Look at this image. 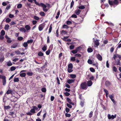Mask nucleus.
<instances>
[{
	"instance_id": "nucleus-18",
	"label": "nucleus",
	"mask_w": 121,
	"mask_h": 121,
	"mask_svg": "<svg viewBox=\"0 0 121 121\" xmlns=\"http://www.w3.org/2000/svg\"><path fill=\"white\" fill-rule=\"evenodd\" d=\"M9 27V26L8 24L6 25L4 27V29L6 30H8Z\"/></svg>"
},
{
	"instance_id": "nucleus-51",
	"label": "nucleus",
	"mask_w": 121,
	"mask_h": 121,
	"mask_svg": "<svg viewBox=\"0 0 121 121\" xmlns=\"http://www.w3.org/2000/svg\"><path fill=\"white\" fill-rule=\"evenodd\" d=\"M81 56V55L79 54H77L75 55V57H80Z\"/></svg>"
},
{
	"instance_id": "nucleus-38",
	"label": "nucleus",
	"mask_w": 121,
	"mask_h": 121,
	"mask_svg": "<svg viewBox=\"0 0 121 121\" xmlns=\"http://www.w3.org/2000/svg\"><path fill=\"white\" fill-rule=\"evenodd\" d=\"M78 52V50L77 49L73 50L72 51V52L73 54H75L76 53Z\"/></svg>"
},
{
	"instance_id": "nucleus-41",
	"label": "nucleus",
	"mask_w": 121,
	"mask_h": 121,
	"mask_svg": "<svg viewBox=\"0 0 121 121\" xmlns=\"http://www.w3.org/2000/svg\"><path fill=\"white\" fill-rule=\"evenodd\" d=\"M60 14V11H59L57 13V15L56 16V19L58 18L59 17Z\"/></svg>"
},
{
	"instance_id": "nucleus-19",
	"label": "nucleus",
	"mask_w": 121,
	"mask_h": 121,
	"mask_svg": "<svg viewBox=\"0 0 121 121\" xmlns=\"http://www.w3.org/2000/svg\"><path fill=\"white\" fill-rule=\"evenodd\" d=\"M19 81L18 78L15 77L14 78V82H18Z\"/></svg>"
},
{
	"instance_id": "nucleus-32",
	"label": "nucleus",
	"mask_w": 121,
	"mask_h": 121,
	"mask_svg": "<svg viewBox=\"0 0 121 121\" xmlns=\"http://www.w3.org/2000/svg\"><path fill=\"white\" fill-rule=\"evenodd\" d=\"M112 69L113 71L115 72H117V68L115 66H114L113 67Z\"/></svg>"
},
{
	"instance_id": "nucleus-40",
	"label": "nucleus",
	"mask_w": 121,
	"mask_h": 121,
	"mask_svg": "<svg viewBox=\"0 0 121 121\" xmlns=\"http://www.w3.org/2000/svg\"><path fill=\"white\" fill-rule=\"evenodd\" d=\"M11 21V20L9 18H7L5 20L6 22L7 23Z\"/></svg>"
},
{
	"instance_id": "nucleus-5",
	"label": "nucleus",
	"mask_w": 121,
	"mask_h": 121,
	"mask_svg": "<svg viewBox=\"0 0 121 121\" xmlns=\"http://www.w3.org/2000/svg\"><path fill=\"white\" fill-rule=\"evenodd\" d=\"M6 77L5 76L2 79L3 85V86H5L6 84Z\"/></svg>"
},
{
	"instance_id": "nucleus-46",
	"label": "nucleus",
	"mask_w": 121,
	"mask_h": 121,
	"mask_svg": "<svg viewBox=\"0 0 121 121\" xmlns=\"http://www.w3.org/2000/svg\"><path fill=\"white\" fill-rule=\"evenodd\" d=\"M118 61L117 62V65H121V63L120 62V61L119 60H118Z\"/></svg>"
},
{
	"instance_id": "nucleus-1",
	"label": "nucleus",
	"mask_w": 121,
	"mask_h": 121,
	"mask_svg": "<svg viewBox=\"0 0 121 121\" xmlns=\"http://www.w3.org/2000/svg\"><path fill=\"white\" fill-rule=\"evenodd\" d=\"M39 6H41L43 7V11L45 12H46L48 10V9H46L47 6L45 4L43 3H40Z\"/></svg>"
},
{
	"instance_id": "nucleus-56",
	"label": "nucleus",
	"mask_w": 121,
	"mask_h": 121,
	"mask_svg": "<svg viewBox=\"0 0 121 121\" xmlns=\"http://www.w3.org/2000/svg\"><path fill=\"white\" fill-rule=\"evenodd\" d=\"M11 7V6L10 4H9L8 5L6 8V9L7 10H8L10 9Z\"/></svg>"
},
{
	"instance_id": "nucleus-58",
	"label": "nucleus",
	"mask_w": 121,
	"mask_h": 121,
	"mask_svg": "<svg viewBox=\"0 0 121 121\" xmlns=\"http://www.w3.org/2000/svg\"><path fill=\"white\" fill-rule=\"evenodd\" d=\"M87 62L88 63L90 64H91L92 63V61L90 60H88Z\"/></svg>"
},
{
	"instance_id": "nucleus-53",
	"label": "nucleus",
	"mask_w": 121,
	"mask_h": 121,
	"mask_svg": "<svg viewBox=\"0 0 121 121\" xmlns=\"http://www.w3.org/2000/svg\"><path fill=\"white\" fill-rule=\"evenodd\" d=\"M52 27L51 25H50L49 27V33H50L51 31L52 30Z\"/></svg>"
},
{
	"instance_id": "nucleus-54",
	"label": "nucleus",
	"mask_w": 121,
	"mask_h": 121,
	"mask_svg": "<svg viewBox=\"0 0 121 121\" xmlns=\"http://www.w3.org/2000/svg\"><path fill=\"white\" fill-rule=\"evenodd\" d=\"M50 50L49 49L46 52V54L48 55L50 53Z\"/></svg>"
},
{
	"instance_id": "nucleus-36",
	"label": "nucleus",
	"mask_w": 121,
	"mask_h": 121,
	"mask_svg": "<svg viewBox=\"0 0 121 121\" xmlns=\"http://www.w3.org/2000/svg\"><path fill=\"white\" fill-rule=\"evenodd\" d=\"M36 20H38L39 19V18L37 16H35L33 17Z\"/></svg>"
},
{
	"instance_id": "nucleus-55",
	"label": "nucleus",
	"mask_w": 121,
	"mask_h": 121,
	"mask_svg": "<svg viewBox=\"0 0 121 121\" xmlns=\"http://www.w3.org/2000/svg\"><path fill=\"white\" fill-rule=\"evenodd\" d=\"M72 22L70 21H67L66 22V24L67 25H69L70 24H71Z\"/></svg>"
},
{
	"instance_id": "nucleus-61",
	"label": "nucleus",
	"mask_w": 121,
	"mask_h": 121,
	"mask_svg": "<svg viewBox=\"0 0 121 121\" xmlns=\"http://www.w3.org/2000/svg\"><path fill=\"white\" fill-rule=\"evenodd\" d=\"M16 25L15 23L14 22H11L10 23V25L11 26H12V25Z\"/></svg>"
},
{
	"instance_id": "nucleus-48",
	"label": "nucleus",
	"mask_w": 121,
	"mask_h": 121,
	"mask_svg": "<svg viewBox=\"0 0 121 121\" xmlns=\"http://www.w3.org/2000/svg\"><path fill=\"white\" fill-rule=\"evenodd\" d=\"M22 5L21 4H18L17 8H20L22 7Z\"/></svg>"
},
{
	"instance_id": "nucleus-63",
	"label": "nucleus",
	"mask_w": 121,
	"mask_h": 121,
	"mask_svg": "<svg viewBox=\"0 0 121 121\" xmlns=\"http://www.w3.org/2000/svg\"><path fill=\"white\" fill-rule=\"evenodd\" d=\"M15 53L17 54H20L21 52L19 51H16L15 52Z\"/></svg>"
},
{
	"instance_id": "nucleus-37",
	"label": "nucleus",
	"mask_w": 121,
	"mask_h": 121,
	"mask_svg": "<svg viewBox=\"0 0 121 121\" xmlns=\"http://www.w3.org/2000/svg\"><path fill=\"white\" fill-rule=\"evenodd\" d=\"M67 31H65L62 30L61 31V34H62L63 35L65 34H67Z\"/></svg>"
},
{
	"instance_id": "nucleus-50",
	"label": "nucleus",
	"mask_w": 121,
	"mask_h": 121,
	"mask_svg": "<svg viewBox=\"0 0 121 121\" xmlns=\"http://www.w3.org/2000/svg\"><path fill=\"white\" fill-rule=\"evenodd\" d=\"M30 112H31L33 113H35V109H32L30 110Z\"/></svg>"
},
{
	"instance_id": "nucleus-57",
	"label": "nucleus",
	"mask_w": 121,
	"mask_h": 121,
	"mask_svg": "<svg viewBox=\"0 0 121 121\" xmlns=\"http://www.w3.org/2000/svg\"><path fill=\"white\" fill-rule=\"evenodd\" d=\"M117 57V54H115L113 55V58L115 60Z\"/></svg>"
},
{
	"instance_id": "nucleus-35",
	"label": "nucleus",
	"mask_w": 121,
	"mask_h": 121,
	"mask_svg": "<svg viewBox=\"0 0 121 121\" xmlns=\"http://www.w3.org/2000/svg\"><path fill=\"white\" fill-rule=\"evenodd\" d=\"M5 34V31L3 30H1V35H4Z\"/></svg>"
},
{
	"instance_id": "nucleus-28",
	"label": "nucleus",
	"mask_w": 121,
	"mask_h": 121,
	"mask_svg": "<svg viewBox=\"0 0 121 121\" xmlns=\"http://www.w3.org/2000/svg\"><path fill=\"white\" fill-rule=\"evenodd\" d=\"M87 51L89 52H91L93 51V50L91 48H89L87 49Z\"/></svg>"
},
{
	"instance_id": "nucleus-22",
	"label": "nucleus",
	"mask_w": 121,
	"mask_h": 121,
	"mask_svg": "<svg viewBox=\"0 0 121 121\" xmlns=\"http://www.w3.org/2000/svg\"><path fill=\"white\" fill-rule=\"evenodd\" d=\"M70 76L71 78H74L76 77V76L75 74H71L70 75Z\"/></svg>"
},
{
	"instance_id": "nucleus-16",
	"label": "nucleus",
	"mask_w": 121,
	"mask_h": 121,
	"mask_svg": "<svg viewBox=\"0 0 121 121\" xmlns=\"http://www.w3.org/2000/svg\"><path fill=\"white\" fill-rule=\"evenodd\" d=\"M7 65L8 66H10L12 65V64L10 61L7 62Z\"/></svg>"
},
{
	"instance_id": "nucleus-30",
	"label": "nucleus",
	"mask_w": 121,
	"mask_h": 121,
	"mask_svg": "<svg viewBox=\"0 0 121 121\" xmlns=\"http://www.w3.org/2000/svg\"><path fill=\"white\" fill-rule=\"evenodd\" d=\"M78 8L79 9H83L85 8V6L83 5L79 6Z\"/></svg>"
},
{
	"instance_id": "nucleus-21",
	"label": "nucleus",
	"mask_w": 121,
	"mask_h": 121,
	"mask_svg": "<svg viewBox=\"0 0 121 121\" xmlns=\"http://www.w3.org/2000/svg\"><path fill=\"white\" fill-rule=\"evenodd\" d=\"M38 55L40 56H43V53L41 52L40 51L38 53Z\"/></svg>"
},
{
	"instance_id": "nucleus-12",
	"label": "nucleus",
	"mask_w": 121,
	"mask_h": 121,
	"mask_svg": "<svg viewBox=\"0 0 121 121\" xmlns=\"http://www.w3.org/2000/svg\"><path fill=\"white\" fill-rule=\"evenodd\" d=\"M20 30L22 32L25 33L26 32V30L24 28H21L20 29Z\"/></svg>"
},
{
	"instance_id": "nucleus-43",
	"label": "nucleus",
	"mask_w": 121,
	"mask_h": 121,
	"mask_svg": "<svg viewBox=\"0 0 121 121\" xmlns=\"http://www.w3.org/2000/svg\"><path fill=\"white\" fill-rule=\"evenodd\" d=\"M27 43V42H24L23 44V46L24 47H26L28 46Z\"/></svg>"
},
{
	"instance_id": "nucleus-29",
	"label": "nucleus",
	"mask_w": 121,
	"mask_h": 121,
	"mask_svg": "<svg viewBox=\"0 0 121 121\" xmlns=\"http://www.w3.org/2000/svg\"><path fill=\"white\" fill-rule=\"evenodd\" d=\"M68 68H73V65L72 63H70L69 64L68 66Z\"/></svg>"
},
{
	"instance_id": "nucleus-8",
	"label": "nucleus",
	"mask_w": 121,
	"mask_h": 121,
	"mask_svg": "<svg viewBox=\"0 0 121 121\" xmlns=\"http://www.w3.org/2000/svg\"><path fill=\"white\" fill-rule=\"evenodd\" d=\"M67 100L68 102H69L70 104L72 105H74V104L73 103L71 102V99L68 98H67Z\"/></svg>"
},
{
	"instance_id": "nucleus-25",
	"label": "nucleus",
	"mask_w": 121,
	"mask_h": 121,
	"mask_svg": "<svg viewBox=\"0 0 121 121\" xmlns=\"http://www.w3.org/2000/svg\"><path fill=\"white\" fill-rule=\"evenodd\" d=\"M10 69L11 71H13L16 69V68L15 67L12 66L10 68Z\"/></svg>"
},
{
	"instance_id": "nucleus-31",
	"label": "nucleus",
	"mask_w": 121,
	"mask_h": 121,
	"mask_svg": "<svg viewBox=\"0 0 121 121\" xmlns=\"http://www.w3.org/2000/svg\"><path fill=\"white\" fill-rule=\"evenodd\" d=\"M114 95L113 94H112L111 95H109V97L111 99H112L114 98Z\"/></svg>"
},
{
	"instance_id": "nucleus-9",
	"label": "nucleus",
	"mask_w": 121,
	"mask_h": 121,
	"mask_svg": "<svg viewBox=\"0 0 121 121\" xmlns=\"http://www.w3.org/2000/svg\"><path fill=\"white\" fill-rule=\"evenodd\" d=\"M81 11L80 10L77 9L75 11V13L77 15H78L80 14Z\"/></svg>"
},
{
	"instance_id": "nucleus-23",
	"label": "nucleus",
	"mask_w": 121,
	"mask_h": 121,
	"mask_svg": "<svg viewBox=\"0 0 121 121\" xmlns=\"http://www.w3.org/2000/svg\"><path fill=\"white\" fill-rule=\"evenodd\" d=\"M72 68H68L67 69V71L69 73L73 71L72 70Z\"/></svg>"
},
{
	"instance_id": "nucleus-64",
	"label": "nucleus",
	"mask_w": 121,
	"mask_h": 121,
	"mask_svg": "<svg viewBox=\"0 0 121 121\" xmlns=\"http://www.w3.org/2000/svg\"><path fill=\"white\" fill-rule=\"evenodd\" d=\"M74 47V46L73 45H70L69 46V48L70 49H73Z\"/></svg>"
},
{
	"instance_id": "nucleus-6",
	"label": "nucleus",
	"mask_w": 121,
	"mask_h": 121,
	"mask_svg": "<svg viewBox=\"0 0 121 121\" xmlns=\"http://www.w3.org/2000/svg\"><path fill=\"white\" fill-rule=\"evenodd\" d=\"M96 56L97 58L99 60L101 61L102 60V57L100 54H98Z\"/></svg>"
},
{
	"instance_id": "nucleus-24",
	"label": "nucleus",
	"mask_w": 121,
	"mask_h": 121,
	"mask_svg": "<svg viewBox=\"0 0 121 121\" xmlns=\"http://www.w3.org/2000/svg\"><path fill=\"white\" fill-rule=\"evenodd\" d=\"M42 49L43 51H45L47 50V46H44L42 48Z\"/></svg>"
},
{
	"instance_id": "nucleus-52",
	"label": "nucleus",
	"mask_w": 121,
	"mask_h": 121,
	"mask_svg": "<svg viewBox=\"0 0 121 121\" xmlns=\"http://www.w3.org/2000/svg\"><path fill=\"white\" fill-rule=\"evenodd\" d=\"M104 91L105 93L106 94H108V91L105 89H104Z\"/></svg>"
},
{
	"instance_id": "nucleus-11",
	"label": "nucleus",
	"mask_w": 121,
	"mask_h": 121,
	"mask_svg": "<svg viewBox=\"0 0 121 121\" xmlns=\"http://www.w3.org/2000/svg\"><path fill=\"white\" fill-rule=\"evenodd\" d=\"M44 27L42 25H39V31H41L43 28Z\"/></svg>"
},
{
	"instance_id": "nucleus-20",
	"label": "nucleus",
	"mask_w": 121,
	"mask_h": 121,
	"mask_svg": "<svg viewBox=\"0 0 121 121\" xmlns=\"http://www.w3.org/2000/svg\"><path fill=\"white\" fill-rule=\"evenodd\" d=\"M39 14L41 16H45V13L43 12H40L39 13Z\"/></svg>"
},
{
	"instance_id": "nucleus-3",
	"label": "nucleus",
	"mask_w": 121,
	"mask_h": 121,
	"mask_svg": "<svg viewBox=\"0 0 121 121\" xmlns=\"http://www.w3.org/2000/svg\"><path fill=\"white\" fill-rule=\"evenodd\" d=\"M81 88L83 89H86V83L85 82L82 83L80 85Z\"/></svg>"
},
{
	"instance_id": "nucleus-60",
	"label": "nucleus",
	"mask_w": 121,
	"mask_h": 121,
	"mask_svg": "<svg viewBox=\"0 0 121 121\" xmlns=\"http://www.w3.org/2000/svg\"><path fill=\"white\" fill-rule=\"evenodd\" d=\"M70 111L69 109L68 108L66 107L65 108V111L67 113H68Z\"/></svg>"
},
{
	"instance_id": "nucleus-62",
	"label": "nucleus",
	"mask_w": 121,
	"mask_h": 121,
	"mask_svg": "<svg viewBox=\"0 0 121 121\" xmlns=\"http://www.w3.org/2000/svg\"><path fill=\"white\" fill-rule=\"evenodd\" d=\"M11 92H12V91L11 90H9L7 91L6 92V93L7 94H9L11 93Z\"/></svg>"
},
{
	"instance_id": "nucleus-7",
	"label": "nucleus",
	"mask_w": 121,
	"mask_h": 121,
	"mask_svg": "<svg viewBox=\"0 0 121 121\" xmlns=\"http://www.w3.org/2000/svg\"><path fill=\"white\" fill-rule=\"evenodd\" d=\"M75 80L73 79H69L67 81V82L69 84H71L74 82Z\"/></svg>"
},
{
	"instance_id": "nucleus-47",
	"label": "nucleus",
	"mask_w": 121,
	"mask_h": 121,
	"mask_svg": "<svg viewBox=\"0 0 121 121\" xmlns=\"http://www.w3.org/2000/svg\"><path fill=\"white\" fill-rule=\"evenodd\" d=\"M90 70L91 72H95V69L92 68H90Z\"/></svg>"
},
{
	"instance_id": "nucleus-39",
	"label": "nucleus",
	"mask_w": 121,
	"mask_h": 121,
	"mask_svg": "<svg viewBox=\"0 0 121 121\" xmlns=\"http://www.w3.org/2000/svg\"><path fill=\"white\" fill-rule=\"evenodd\" d=\"M4 60V57H0V62H2Z\"/></svg>"
},
{
	"instance_id": "nucleus-15",
	"label": "nucleus",
	"mask_w": 121,
	"mask_h": 121,
	"mask_svg": "<svg viewBox=\"0 0 121 121\" xmlns=\"http://www.w3.org/2000/svg\"><path fill=\"white\" fill-rule=\"evenodd\" d=\"M26 75V74L25 73H22L20 74V76L22 77H25Z\"/></svg>"
},
{
	"instance_id": "nucleus-26",
	"label": "nucleus",
	"mask_w": 121,
	"mask_h": 121,
	"mask_svg": "<svg viewBox=\"0 0 121 121\" xmlns=\"http://www.w3.org/2000/svg\"><path fill=\"white\" fill-rule=\"evenodd\" d=\"M26 73L27 75L29 76H31L33 74V73L32 72H28Z\"/></svg>"
},
{
	"instance_id": "nucleus-33",
	"label": "nucleus",
	"mask_w": 121,
	"mask_h": 121,
	"mask_svg": "<svg viewBox=\"0 0 121 121\" xmlns=\"http://www.w3.org/2000/svg\"><path fill=\"white\" fill-rule=\"evenodd\" d=\"M41 91L43 92H46V89L45 88L43 87L41 89Z\"/></svg>"
},
{
	"instance_id": "nucleus-17",
	"label": "nucleus",
	"mask_w": 121,
	"mask_h": 121,
	"mask_svg": "<svg viewBox=\"0 0 121 121\" xmlns=\"http://www.w3.org/2000/svg\"><path fill=\"white\" fill-rule=\"evenodd\" d=\"M25 28L27 30H29L30 29V27L29 25H26L25 26Z\"/></svg>"
},
{
	"instance_id": "nucleus-13",
	"label": "nucleus",
	"mask_w": 121,
	"mask_h": 121,
	"mask_svg": "<svg viewBox=\"0 0 121 121\" xmlns=\"http://www.w3.org/2000/svg\"><path fill=\"white\" fill-rule=\"evenodd\" d=\"M110 82L108 81H107L105 83V85L107 86H108L111 85Z\"/></svg>"
},
{
	"instance_id": "nucleus-42",
	"label": "nucleus",
	"mask_w": 121,
	"mask_h": 121,
	"mask_svg": "<svg viewBox=\"0 0 121 121\" xmlns=\"http://www.w3.org/2000/svg\"><path fill=\"white\" fill-rule=\"evenodd\" d=\"M33 42V40L32 39L29 40L27 41V42L28 43H31Z\"/></svg>"
},
{
	"instance_id": "nucleus-45",
	"label": "nucleus",
	"mask_w": 121,
	"mask_h": 121,
	"mask_svg": "<svg viewBox=\"0 0 121 121\" xmlns=\"http://www.w3.org/2000/svg\"><path fill=\"white\" fill-rule=\"evenodd\" d=\"M23 39V38L22 37H19L17 38L18 40L19 41L22 40Z\"/></svg>"
},
{
	"instance_id": "nucleus-14",
	"label": "nucleus",
	"mask_w": 121,
	"mask_h": 121,
	"mask_svg": "<svg viewBox=\"0 0 121 121\" xmlns=\"http://www.w3.org/2000/svg\"><path fill=\"white\" fill-rule=\"evenodd\" d=\"M94 43L96 46H98L99 44V41L98 40L96 39L94 41Z\"/></svg>"
},
{
	"instance_id": "nucleus-2",
	"label": "nucleus",
	"mask_w": 121,
	"mask_h": 121,
	"mask_svg": "<svg viewBox=\"0 0 121 121\" xmlns=\"http://www.w3.org/2000/svg\"><path fill=\"white\" fill-rule=\"evenodd\" d=\"M118 2V0H114V1H113L108 0V3L110 5H112L113 4H117Z\"/></svg>"
},
{
	"instance_id": "nucleus-49",
	"label": "nucleus",
	"mask_w": 121,
	"mask_h": 121,
	"mask_svg": "<svg viewBox=\"0 0 121 121\" xmlns=\"http://www.w3.org/2000/svg\"><path fill=\"white\" fill-rule=\"evenodd\" d=\"M93 114V112L91 111L89 113V117L90 118H91L92 115Z\"/></svg>"
},
{
	"instance_id": "nucleus-27",
	"label": "nucleus",
	"mask_w": 121,
	"mask_h": 121,
	"mask_svg": "<svg viewBox=\"0 0 121 121\" xmlns=\"http://www.w3.org/2000/svg\"><path fill=\"white\" fill-rule=\"evenodd\" d=\"M82 100L81 102L80 105L82 107H83L84 106V99H82Z\"/></svg>"
},
{
	"instance_id": "nucleus-59",
	"label": "nucleus",
	"mask_w": 121,
	"mask_h": 121,
	"mask_svg": "<svg viewBox=\"0 0 121 121\" xmlns=\"http://www.w3.org/2000/svg\"><path fill=\"white\" fill-rule=\"evenodd\" d=\"M109 64L108 63V60L106 62V66L108 68L109 67Z\"/></svg>"
},
{
	"instance_id": "nucleus-34",
	"label": "nucleus",
	"mask_w": 121,
	"mask_h": 121,
	"mask_svg": "<svg viewBox=\"0 0 121 121\" xmlns=\"http://www.w3.org/2000/svg\"><path fill=\"white\" fill-rule=\"evenodd\" d=\"M69 27L66 25H64L63 26V28L68 29L69 28Z\"/></svg>"
},
{
	"instance_id": "nucleus-4",
	"label": "nucleus",
	"mask_w": 121,
	"mask_h": 121,
	"mask_svg": "<svg viewBox=\"0 0 121 121\" xmlns=\"http://www.w3.org/2000/svg\"><path fill=\"white\" fill-rule=\"evenodd\" d=\"M108 117L109 119H113L116 117V115H112L111 116L110 114H108Z\"/></svg>"
},
{
	"instance_id": "nucleus-10",
	"label": "nucleus",
	"mask_w": 121,
	"mask_h": 121,
	"mask_svg": "<svg viewBox=\"0 0 121 121\" xmlns=\"http://www.w3.org/2000/svg\"><path fill=\"white\" fill-rule=\"evenodd\" d=\"M87 83V85L88 86H91L92 83V82L91 80L88 81Z\"/></svg>"
},
{
	"instance_id": "nucleus-44",
	"label": "nucleus",
	"mask_w": 121,
	"mask_h": 121,
	"mask_svg": "<svg viewBox=\"0 0 121 121\" xmlns=\"http://www.w3.org/2000/svg\"><path fill=\"white\" fill-rule=\"evenodd\" d=\"M65 116L66 117H69L71 116L70 114L67 113H66L65 114Z\"/></svg>"
}]
</instances>
